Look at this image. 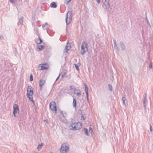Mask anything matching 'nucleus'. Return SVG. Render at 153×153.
I'll return each mask as SVG.
<instances>
[{"mask_svg":"<svg viewBox=\"0 0 153 153\" xmlns=\"http://www.w3.org/2000/svg\"><path fill=\"white\" fill-rule=\"evenodd\" d=\"M82 127V123L80 122L72 123L69 126L70 130L74 131L78 130L81 129Z\"/></svg>","mask_w":153,"mask_h":153,"instance_id":"f257e3e1","label":"nucleus"},{"mask_svg":"<svg viewBox=\"0 0 153 153\" xmlns=\"http://www.w3.org/2000/svg\"><path fill=\"white\" fill-rule=\"evenodd\" d=\"M88 51V44L85 41L83 42L81 44V53L82 55H83Z\"/></svg>","mask_w":153,"mask_h":153,"instance_id":"f03ea898","label":"nucleus"},{"mask_svg":"<svg viewBox=\"0 0 153 153\" xmlns=\"http://www.w3.org/2000/svg\"><path fill=\"white\" fill-rule=\"evenodd\" d=\"M27 97L30 101L34 102V100L33 99L32 95L33 94V92L32 87H28L27 89Z\"/></svg>","mask_w":153,"mask_h":153,"instance_id":"7ed1b4c3","label":"nucleus"},{"mask_svg":"<svg viewBox=\"0 0 153 153\" xmlns=\"http://www.w3.org/2000/svg\"><path fill=\"white\" fill-rule=\"evenodd\" d=\"M72 13L71 11H69L67 13L65 21L67 25H68L71 22Z\"/></svg>","mask_w":153,"mask_h":153,"instance_id":"20e7f679","label":"nucleus"},{"mask_svg":"<svg viewBox=\"0 0 153 153\" xmlns=\"http://www.w3.org/2000/svg\"><path fill=\"white\" fill-rule=\"evenodd\" d=\"M68 149L69 147L68 146L65 144H64L62 145L60 151L61 153H67Z\"/></svg>","mask_w":153,"mask_h":153,"instance_id":"39448f33","label":"nucleus"},{"mask_svg":"<svg viewBox=\"0 0 153 153\" xmlns=\"http://www.w3.org/2000/svg\"><path fill=\"white\" fill-rule=\"evenodd\" d=\"M50 108L53 111L57 113V108L56 103L55 102H52L50 104Z\"/></svg>","mask_w":153,"mask_h":153,"instance_id":"423d86ee","label":"nucleus"},{"mask_svg":"<svg viewBox=\"0 0 153 153\" xmlns=\"http://www.w3.org/2000/svg\"><path fill=\"white\" fill-rule=\"evenodd\" d=\"M19 106L16 104H14L13 106V114L15 117H16V114L19 111Z\"/></svg>","mask_w":153,"mask_h":153,"instance_id":"0eeeda50","label":"nucleus"},{"mask_svg":"<svg viewBox=\"0 0 153 153\" xmlns=\"http://www.w3.org/2000/svg\"><path fill=\"white\" fill-rule=\"evenodd\" d=\"M103 4L105 10L106 11H108L110 7V4L108 1L105 0Z\"/></svg>","mask_w":153,"mask_h":153,"instance_id":"6e6552de","label":"nucleus"},{"mask_svg":"<svg viewBox=\"0 0 153 153\" xmlns=\"http://www.w3.org/2000/svg\"><path fill=\"white\" fill-rule=\"evenodd\" d=\"M71 48V46L70 43L68 42L67 43L65 47V48L64 50V52H67Z\"/></svg>","mask_w":153,"mask_h":153,"instance_id":"1a4fd4ad","label":"nucleus"},{"mask_svg":"<svg viewBox=\"0 0 153 153\" xmlns=\"http://www.w3.org/2000/svg\"><path fill=\"white\" fill-rule=\"evenodd\" d=\"M74 93L76 94L78 97H80L81 96V91L79 90H76L74 89Z\"/></svg>","mask_w":153,"mask_h":153,"instance_id":"9d476101","label":"nucleus"},{"mask_svg":"<svg viewBox=\"0 0 153 153\" xmlns=\"http://www.w3.org/2000/svg\"><path fill=\"white\" fill-rule=\"evenodd\" d=\"M47 64H40L39 65L40 66H41L42 65L41 67V68L40 69V70H46L47 69H48V67H46V65H47Z\"/></svg>","mask_w":153,"mask_h":153,"instance_id":"9b49d317","label":"nucleus"},{"mask_svg":"<svg viewBox=\"0 0 153 153\" xmlns=\"http://www.w3.org/2000/svg\"><path fill=\"white\" fill-rule=\"evenodd\" d=\"M43 42L42 40L40 38L39 36V38L38 40L36 41L35 42L37 45H39L41 44Z\"/></svg>","mask_w":153,"mask_h":153,"instance_id":"f8f14e48","label":"nucleus"},{"mask_svg":"<svg viewBox=\"0 0 153 153\" xmlns=\"http://www.w3.org/2000/svg\"><path fill=\"white\" fill-rule=\"evenodd\" d=\"M122 100L124 104L126 106L127 105H128L127 100L126 98L125 97H122Z\"/></svg>","mask_w":153,"mask_h":153,"instance_id":"ddd939ff","label":"nucleus"},{"mask_svg":"<svg viewBox=\"0 0 153 153\" xmlns=\"http://www.w3.org/2000/svg\"><path fill=\"white\" fill-rule=\"evenodd\" d=\"M120 47L123 51H124L125 49V47L124 44L123 42H121L120 43Z\"/></svg>","mask_w":153,"mask_h":153,"instance_id":"4468645a","label":"nucleus"},{"mask_svg":"<svg viewBox=\"0 0 153 153\" xmlns=\"http://www.w3.org/2000/svg\"><path fill=\"white\" fill-rule=\"evenodd\" d=\"M50 6L51 7L55 8L57 7V5L55 2H53L51 4Z\"/></svg>","mask_w":153,"mask_h":153,"instance_id":"2eb2a0df","label":"nucleus"},{"mask_svg":"<svg viewBox=\"0 0 153 153\" xmlns=\"http://www.w3.org/2000/svg\"><path fill=\"white\" fill-rule=\"evenodd\" d=\"M45 82V81L43 79H41L39 81V86H42Z\"/></svg>","mask_w":153,"mask_h":153,"instance_id":"dca6fc26","label":"nucleus"},{"mask_svg":"<svg viewBox=\"0 0 153 153\" xmlns=\"http://www.w3.org/2000/svg\"><path fill=\"white\" fill-rule=\"evenodd\" d=\"M85 87V91L86 94V97L88 100V87Z\"/></svg>","mask_w":153,"mask_h":153,"instance_id":"f3484780","label":"nucleus"},{"mask_svg":"<svg viewBox=\"0 0 153 153\" xmlns=\"http://www.w3.org/2000/svg\"><path fill=\"white\" fill-rule=\"evenodd\" d=\"M82 131L84 132L85 134L87 136L89 135V134L88 133V130L85 128H84L82 130Z\"/></svg>","mask_w":153,"mask_h":153,"instance_id":"a211bd4d","label":"nucleus"},{"mask_svg":"<svg viewBox=\"0 0 153 153\" xmlns=\"http://www.w3.org/2000/svg\"><path fill=\"white\" fill-rule=\"evenodd\" d=\"M145 96L144 97V100H143V104L144 105V107H145V103L146 102V96H147V94L146 93L144 94Z\"/></svg>","mask_w":153,"mask_h":153,"instance_id":"6ab92c4d","label":"nucleus"},{"mask_svg":"<svg viewBox=\"0 0 153 153\" xmlns=\"http://www.w3.org/2000/svg\"><path fill=\"white\" fill-rule=\"evenodd\" d=\"M44 46L42 45H37V48L39 51H42L44 48Z\"/></svg>","mask_w":153,"mask_h":153,"instance_id":"aec40b11","label":"nucleus"},{"mask_svg":"<svg viewBox=\"0 0 153 153\" xmlns=\"http://www.w3.org/2000/svg\"><path fill=\"white\" fill-rule=\"evenodd\" d=\"M43 146V144L42 143L40 144H39L37 147V149L38 150H40L42 149V147Z\"/></svg>","mask_w":153,"mask_h":153,"instance_id":"412c9836","label":"nucleus"},{"mask_svg":"<svg viewBox=\"0 0 153 153\" xmlns=\"http://www.w3.org/2000/svg\"><path fill=\"white\" fill-rule=\"evenodd\" d=\"M23 19L24 18L23 17H22L19 20V23H18V25H22L23 22Z\"/></svg>","mask_w":153,"mask_h":153,"instance_id":"4be33fe9","label":"nucleus"},{"mask_svg":"<svg viewBox=\"0 0 153 153\" xmlns=\"http://www.w3.org/2000/svg\"><path fill=\"white\" fill-rule=\"evenodd\" d=\"M73 106L74 108H76V100L75 98H73Z\"/></svg>","mask_w":153,"mask_h":153,"instance_id":"5701e85b","label":"nucleus"},{"mask_svg":"<svg viewBox=\"0 0 153 153\" xmlns=\"http://www.w3.org/2000/svg\"><path fill=\"white\" fill-rule=\"evenodd\" d=\"M80 64L79 63L77 64H75V67L77 70H79V67L80 66Z\"/></svg>","mask_w":153,"mask_h":153,"instance_id":"b1692460","label":"nucleus"},{"mask_svg":"<svg viewBox=\"0 0 153 153\" xmlns=\"http://www.w3.org/2000/svg\"><path fill=\"white\" fill-rule=\"evenodd\" d=\"M61 113L62 114L63 117L64 118H65L67 115V114L65 112L63 113V112L62 111H61Z\"/></svg>","mask_w":153,"mask_h":153,"instance_id":"393cba45","label":"nucleus"},{"mask_svg":"<svg viewBox=\"0 0 153 153\" xmlns=\"http://www.w3.org/2000/svg\"><path fill=\"white\" fill-rule=\"evenodd\" d=\"M86 117H84L83 114H82L81 116V120H85V119Z\"/></svg>","mask_w":153,"mask_h":153,"instance_id":"a878e982","label":"nucleus"},{"mask_svg":"<svg viewBox=\"0 0 153 153\" xmlns=\"http://www.w3.org/2000/svg\"><path fill=\"white\" fill-rule=\"evenodd\" d=\"M30 81H32L33 80V76L32 74H30Z\"/></svg>","mask_w":153,"mask_h":153,"instance_id":"bb28decb","label":"nucleus"},{"mask_svg":"<svg viewBox=\"0 0 153 153\" xmlns=\"http://www.w3.org/2000/svg\"><path fill=\"white\" fill-rule=\"evenodd\" d=\"M89 132L90 133L92 134L93 133V131L92 128L90 127L89 128Z\"/></svg>","mask_w":153,"mask_h":153,"instance_id":"cd10ccee","label":"nucleus"},{"mask_svg":"<svg viewBox=\"0 0 153 153\" xmlns=\"http://www.w3.org/2000/svg\"><path fill=\"white\" fill-rule=\"evenodd\" d=\"M146 22H147V23L148 25H149L150 26V24H149V21H148V19L147 18V17L146 16Z\"/></svg>","mask_w":153,"mask_h":153,"instance_id":"c85d7f7f","label":"nucleus"},{"mask_svg":"<svg viewBox=\"0 0 153 153\" xmlns=\"http://www.w3.org/2000/svg\"><path fill=\"white\" fill-rule=\"evenodd\" d=\"M46 25H48V23L47 22L45 23V24L42 25V27L43 28H44L45 27Z\"/></svg>","mask_w":153,"mask_h":153,"instance_id":"c756f323","label":"nucleus"},{"mask_svg":"<svg viewBox=\"0 0 153 153\" xmlns=\"http://www.w3.org/2000/svg\"><path fill=\"white\" fill-rule=\"evenodd\" d=\"M114 48L117 51H118V48L117 45L114 46Z\"/></svg>","mask_w":153,"mask_h":153,"instance_id":"7c9ffc66","label":"nucleus"},{"mask_svg":"<svg viewBox=\"0 0 153 153\" xmlns=\"http://www.w3.org/2000/svg\"><path fill=\"white\" fill-rule=\"evenodd\" d=\"M152 63H150V64L149 65V68H152Z\"/></svg>","mask_w":153,"mask_h":153,"instance_id":"2f4dec72","label":"nucleus"},{"mask_svg":"<svg viewBox=\"0 0 153 153\" xmlns=\"http://www.w3.org/2000/svg\"><path fill=\"white\" fill-rule=\"evenodd\" d=\"M150 130L151 131H152V126L151 124H150Z\"/></svg>","mask_w":153,"mask_h":153,"instance_id":"473e14b6","label":"nucleus"},{"mask_svg":"<svg viewBox=\"0 0 153 153\" xmlns=\"http://www.w3.org/2000/svg\"><path fill=\"white\" fill-rule=\"evenodd\" d=\"M108 88L110 91H111L112 90V87H108Z\"/></svg>","mask_w":153,"mask_h":153,"instance_id":"72a5a7b5","label":"nucleus"},{"mask_svg":"<svg viewBox=\"0 0 153 153\" xmlns=\"http://www.w3.org/2000/svg\"><path fill=\"white\" fill-rule=\"evenodd\" d=\"M60 74H59L57 78L56 79V81H57L59 79V77H60Z\"/></svg>","mask_w":153,"mask_h":153,"instance_id":"f704fd0d","label":"nucleus"},{"mask_svg":"<svg viewBox=\"0 0 153 153\" xmlns=\"http://www.w3.org/2000/svg\"><path fill=\"white\" fill-rule=\"evenodd\" d=\"M67 0V4L68 3H69L70 1H71V0Z\"/></svg>","mask_w":153,"mask_h":153,"instance_id":"c9c22d12","label":"nucleus"},{"mask_svg":"<svg viewBox=\"0 0 153 153\" xmlns=\"http://www.w3.org/2000/svg\"><path fill=\"white\" fill-rule=\"evenodd\" d=\"M65 75V74H62L61 77V78L63 79L64 77V76Z\"/></svg>","mask_w":153,"mask_h":153,"instance_id":"e433bc0d","label":"nucleus"},{"mask_svg":"<svg viewBox=\"0 0 153 153\" xmlns=\"http://www.w3.org/2000/svg\"><path fill=\"white\" fill-rule=\"evenodd\" d=\"M114 46L117 45V44L115 42V41L114 40Z\"/></svg>","mask_w":153,"mask_h":153,"instance_id":"4c0bfd02","label":"nucleus"},{"mask_svg":"<svg viewBox=\"0 0 153 153\" xmlns=\"http://www.w3.org/2000/svg\"><path fill=\"white\" fill-rule=\"evenodd\" d=\"M97 2L98 3V4H100V0H97Z\"/></svg>","mask_w":153,"mask_h":153,"instance_id":"58836bf2","label":"nucleus"},{"mask_svg":"<svg viewBox=\"0 0 153 153\" xmlns=\"http://www.w3.org/2000/svg\"><path fill=\"white\" fill-rule=\"evenodd\" d=\"M10 1L11 3H13V0H9Z\"/></svg>","mask_w":153,"mask_h":153,"instance_id":"ea45409f","label":"nucleus"},{"mask_svg":"<svg viewBox=\"0 0 153 153\" xmlns=\"http://www.w3.org/2000/svg\"><path fill=\"white\" fill-rule=\"evenodd\" d=\"M83 85H84V86H87L86 84L84 83H83Z\"/></svg>","mask_w":153,"mask_h":153,"instance_id":"a19ab883","label":"nucleus"},{"mask_svg":"<svg viewBox=\"0 0 153 153\" xmlns=\"http://www.w3.org/2000/svg\"><path fill=\"white\" fill-rule=\"evenodd\" d=\"M40 87V90H41L42 89V86Z\"/></svg>","mask_w":153,"mask_h":153,"instance_id":"79ce46f5","label":"nucleus"},{"mask_svg":"<svg viewBox=\"0 0 153 153\" xmlns=\"http://www.w3.org/2000/svg\"><path fill=\"white\" fill-rule=\"evenodd\" d=\"M108 86H111L110 84H109L108 85Z\"/></svg>","mask_w":153,"mask_h":153,"instance_id":"37998d69","label":"nucleus"},{"mask_svg":"<svg viewBox=\"0 0 153 153\" xmlns=\"http://www.w3.org/2000/svg\"><path fill=\"white\" fill-rule=\"evenodd\" d=\"M44 121H46V120H44Z\"/></svg>","mask_w":153,"mask_h":153,"instance_id":"c03bdc74","label":"nucleus"},{"mask_svg":"<svg viewBox=\"0 0 153 153\" xmlns=\"http://www.w3.org/2000/svg\"><path fill=\"white\" fill-rule=\"evenodd\" d=\"M72 86L70 87H71V88H72Z\"/></svg>","mask_w":153,"mask_h":153,"instance_id":"a18cd8bd","label":"nucleus"}]
</instances>
